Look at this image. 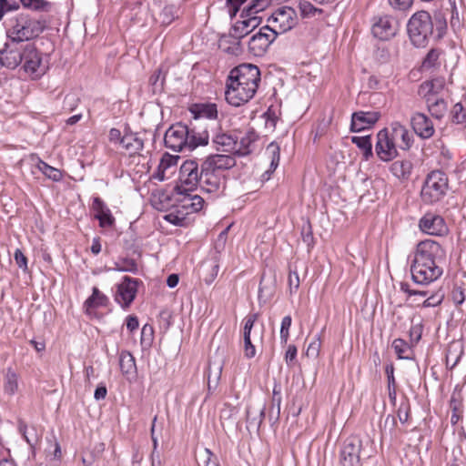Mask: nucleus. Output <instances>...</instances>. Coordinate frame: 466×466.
<instances>
[{
    "label": "nucleus",
    "instance_id": "f257e3e1",
    "mask_svg": "<svg viewBox=\"0 0 466 466\" xmlns=\"http://www.w3.org/2000/svg\"><path fill=\"white\" fill-rule=\"evenodd\" d=\"M260 80V71L256 65L241 64L234 67L226 83L227 102L234 106L248 103L255 96Z\"/></svg>",
    "mask_w": 466,
    "mask_h": 466
},
{
    "label": "nucleus",
    "instance_id": "f03ea898",
    "mask_svg": "<svg viewBox=\"0 0 466 466\" xmlns=\"http://www.w3.org/2000/svg\"><path fill=\"white\" fill-rule=\"evenodd\" d=\"M448 25L444 13L435 11L433 16L425 10L414 13L407 23V32L411 44L425 47L431 36L439 41L447 34Z\"/></svg>",
    "mask_w": 466,
    "mask_h": 466
},
{
    "label": "nucleus",
    "instance_id": "7ed1b4c3",
    "mask_svg": "<svg viewBox=\"0 0 466 466\" xmlns=\"http://www.w3.org/2000/svg\"><path fill=\"white\" fill-rule=\"evenodd\" d=\"M47 26V20L44 16L35 17L28 13H20L10 19L6 37L23 44L32 43Z\"/></svg>",
    "mask_w": 466,
    "mask_h": 466
},
{
    "label": "nucleus",
    "instance_id": "20e7f679",
    "mask_svg": "<svg viewBox=\"0 0 466 466\" xmlns=\"http://www.w3.org/2000/svg\"><path fill=\"white\" fill-rule=\"evenodd\" d=\"M193 116L190 121L192 133L204 144H208L210 133L218 129V108L213 103L194 104L189 108Z\"/></svg>",
    "mask_w": 466,
    "mask_h": 466
},
{
    "label": "nucleus",
    "instance_id": "39448f33",
    "mask_svg": "<svg viewBox=\"0 0 466 466\" xmlns=\"http://www.w3.org/2000/svg\"><path fill=\"white\" fill-rule=\"evenodd\" d=\"M192 133L191 125L186 126L182 123L172 125L165 133L164 143L165 147L175 151H192L199 146H207L208 144L202 143Z\"/></svg>",
    "mask_w": 466,
    "mask_h": 466
},
{
    "label": "nucleus",
    "instance_id": "423d86ee",
    "mask_svg": "<svg viewBox=\"0 0 466 466\" xmlns=\"http://www.w3.org/2000/svg\"><path fill=\"white\" fill-rule=\"evenodd\" d=\"M448 189V177L441 170H434L428 174L421 188L420 196L425 204H433L440 201Z\"/></svg>",
    "mask_w": 466,
    "mask_h": 466
},
{
    "label": "nucleus",
    "instance_id": "0eeeda50",
    "mask_svg": "<svg viewBox=\"0 0 466 466\" xmlns=\"http://www.w3.org/2000/svg\"><path fill=\"white\" fill-rule=\"evenodd\" d=\"M442 273V268L435 263L425 262L415 258L410 263L411 279L420 286H428L436 281Z\"/></svg>",
    "mask_w": 466,
    "mask_h": 466
},
{
    "label": "nucleus",
    "instance_id": "6e6552de",
    "mask_svg": "<svg viewBox=\"0 0 466 466\" xmlns=\"http://www.w3.org/2000/svg\"><path fill=\"white\" fill-rule=\"evenodd\" d=\"M370 458L368 452L362 448V442L358 438H349L345 441L340 451V463L342 466H355L368 463Z\"/></svg>",
    "mask_w": 466,
    "mask_h": 466
},
{
    "label": "nucleus",
    "instance_id": "1a4fd4ad",
    "mask_svg": "<svg viewBox=\"0 0 466 466\" xmlns=\"http://www.w3.org/2000/svg\"><path fill=\"white\" fill-rule=\"evenodd\" d=\"M414 258L440 265L445 260L446 251L439 242L428 238L416 245Z\"/></svg>",
    "mask_w": 466,
    "mask_h": 466
},
{
    "label": "nucleus",
    "instance_id": "9d476101",
    "mask_svg": "<svg viewBox=\"0 0 466 466\" xmlns=\"http://www.w3.org/2000/svg\"><path fill=\"white\" fill-rule=\"evenodd\" d=\"M268 25L271 26L272 32L275 31L277 35L292 29L298 22V16L295 9L290 6H281L275 10L268 18Z\"/></svg>",
    "mask_w": 466,
    "mask_h": 466
},
{
    "label": "nucleus",
    "instance_id": "9b49d317",
    "mask_svg": "<svg viewBox=\"0 0 466 466\" xmlns=\"http://www.w3.org/2000/svg\"><path fill=\"white\" fill-rule=\"evenodd\" d=\"M198 164L195 160L185 161L179 170L180 184L175 187L177 194L193 191L199 185Z\"/></svg>",
    "mask_w": 466,
    "mask_h": 466
},
{
    "label": "nucleus",
    "instance_id": "f8f14e48",
    "mask_svg": "<svg viewBox=\"0 0 466 466\" xmlns=\"http://www.w3.org/2000/svg\"><path fill=\"white\" fill-rule=\"evenodd\" d=\"M25 45L18 40L7 38L0 49V65L8 69L16 68L23 61Z\"/></svg>",
    "mask_w": 466,
    "mask_h": 466
},
{
    "label": "nucleus",
    "instance_id": "ddd939ff",
    "mask_svg": "<svg viewBox=\"0 0 466 466\" xmlns=\"http://www.w3.org/2000/svg\"><path fill=\"white\" fill-rule=\"evenodd\" d=\"M375 154L383 162H390L399 157L398 145L390 137L389 128L384 127L377 133Z\"/></svg>",
    "mask_w": 466,
    "mask_h": 466
},
{
    "label": "nucleus",
    "instance_id": "4468645a",
    "mask_svg": "<svg viewBox=\"0 0 466 466\" xmlns=\"http://www.w3.org/2000/svg\"><path fill=\"white\" fill-rule=\"evenodd\" d=\"M199 187L208 193H218L225 187L226 177L223 174L216 172L214 168H208L204 163H201L199 173Z\"/></svg>",
    "mask_w": 466,
    "mask_h": 466
},
{
    "label": "nucleus",
    "instance_id": "2eb2a0df",
    "mask_svg": "<svg viewBox=\"0 0 466 466\" xmlns=\"http://www.w3.org/2000/svg\"><path fill=\"white\" fill-rule=\"evenodd\" d=\"M277 33L272 32L270 25L262 26L248 41V50L256 56L265 54L270 44L276 39Z\"/></svg>",
    "mask_w": 466,
    "mask_h": 466
},
{
    "label": "nucleus",
    "instance_id": "dca6fc26",
    "mask_svg": "<svg viewBox=\"0 0 466 466\" xmlns=\"http://www.w3.org/2000/svg\"><path fill=\"white\" fill-rule=\"evenodd\" d=\"M140 283L141 280L137 279H133L128 276L123 277L122 282L117 285L116 300L121 304L123 308H128L136 298L137 286Z\"/></svg>",
    "mask_w": 466,
    "mask_h": 466
},
{
    "label": "nucleus",
    "instance_id": "f3484780",
    "mask_svg": "<svg viewBox=\"0 0 466 466\" xmlns=\"http://www.w3.org/2000/svg\"><path fill=\"white\" fill-rule=\"evenodd\" d=\"M400 289L402 292L406 293L408 296V299H410L412 297H427L426 299H424L421 304L417 303V307H422V308H430V307H436L441 304L444 294L438 291L431 295H429V290L425 289H417L411 288V286L408 282H401L400 285Z\"/></svg>",
    "mask_w": 466,
    "mask_h": 466
},
{
    "label": "nucleus",
    "instance_id": "a211bd4d",
    "mask_svg": "<svg viewBox=\"0 0 466 466\" xmlns=\"http://www.w3.org/2000/svg\"><path fill=\"white\" fill-rule=\"evenodd\" d=\"M420 229L428 235L444 236L449 229L444 218L433 213H426L419 221Z\"/></svg>",
    "mask_w": 466,
    "mask_h": 466
},
{
    "label": "nucleus",
    "instance_id": "6ab92c4d",
    "mask_svg": "<svg viewBox=\"0 0 466 466\" xmlns=\"http://www.w3.org/2000/svg\"><path fill=\"white\" fill-rule=\"evenodd\" d=\"M24 69L26 73L39 76L44 73L41 70V54L34 43H26L23 53Z\"/></svg>",
    "mask_w": 466,
    "mask_h": 466
},
{
    "label": "nucleus",
    "instance_id": "aec40b11",
    "mask_svg": "<svg viewBox=\"0 0 466 466\" xmlns=\"http://www.w3.org/2000/svg\"><path fill=\"white\" fill-rule=\"evenodd\" d=\"M381 116L379 111H358L351 116L350 131L361 132L372 128Z\"/></svg>",
    "mask_w": 466,
    "mask_h": 466
},
{
    "label": "nucleus",
    "instance_id": "412c9836",
    "mask_svg": "<svg viewBox=\"0 0 466 466\" xmlns=\"http://www.w3.org/2000/svg\"><path fill=\"white\" fill-rule=\"evenodd\" d=\"M372 35L382 41H387L396 35L397 27L391 16L383 15L378 17L371 27Z\"/></svg>",
    "mask_w": 466,
    "mask_h": 466
},
{
    "label": "nucleus",
    "instance_id": "4be33fe9",
    "mask_svg": "<svg viewBox=\"0 0 466 466\" xmlns=\"http://www.w3.org/2000/svg\"><path fill=\"white\" fill-rule=\"evenodd\" d=\"M390 137L399 146L400 149L409 151L413 145V135L400 122H392L389 127Z\"/></svg>",
    "mask_w": 466,
    "mask_h": 466
},
{
    "label": "nucleus",
    "instance_id": "5701e85b",
    "mask_svg": "<svg viewBox=\"0 0 466 466\" xmlns=\"http://www.w3.org/2000/svg\"><path fill=\"white\" fill-rule=\"evenodd\" d=\"M212 136V142L218 151L230 153L236 156L238 137H234L231 134L222 132L219 125L217 131L210 133Z\"/></svg>",
    "mask_w": 466,
    "mask_h": 466
},
{
    "label": "nucleus",
    "instance_id": "b1692460",
    "mask_svg": "<svg viewBox=\"0 0 466 466\" xmlns=\"http://www.w3.org/2000/svg\"><path fill=\"white\" fill-rule=\"evenodd\" d=\"M410 124L413 131L422 139L431 138L435 132L432 121L422 113H415L412 115Z\"/></svg>",
    "mask_w": 466,
    "mask_h": 466
},
{
    "label": "nucleus",
    "instance_id": "393cba45",
    "mask_svg": "<svg viewBox=\"0 0 466 466\" xmlns=\"http://www.w3.org/2000/svg\"><path fill=\"white\" fill-rule=\"evenodd\" d=\"M202 163L208 168H214L216 172L223 174L224 171L234 167L237 162L234 155L210 154Z\"/></svg>",
    "mask_w": 466,
    "mask_h": 466
},
{
    "label": "nucleus",
    "instance_id": "a878e982",
    "mask_svg": "<svg viewBox=\"0 0 466 466\" xmlns=\"http://www.w3.org/2000/svg\"><path fill=\"white\" fill-rule=\"evenodd\" d=\"M266 406L263 403H253L246 410L247 429L258 431L265 418Z\"/></svg>",
    "mask_w": 466,
    "mask_h": 466
},
{
    "label": "nucleus",
    "instance_id": "bb28decb",
    "mask_svg": "<svg viewBox=\"0 0 466 466\" xmlns=\"http://www.w3.org/2000/svg\"><path fill=\"white\" fill-rule=\"evenodd\" d=\"M242 18L243 20L236 22L232 27L231 35L236 39L243 38L261 23V18L257 15H245Z\"/></svg>",
    "mask_w": 466,
    "mask_h": 466
},
{
    "label": "nucleus",
    "instance_id": "cd10ccee",
    "mask_svg": "<svg viewBox=\"0 0 466 466\" xmlns=\"http://www.w3.org/2000/svg\"><path fill=\"white\" fill-rule=\"evenodd\" d=\"M92 208L96 211L95 218L98 220L101 228L112 227L115 224L116 220L109 208L99 197L93 198Z\"/></svg>",
    "mask_w": 466,
    "mask_h": 466
},
{
    "label": "nucleus",
    "instance_id": "c85d7f7f",
    "mask_svg": "<svg viewBox=\"0 0 466 466\" xmlns=\"http://www.w3.org/2000/svg\"><path fill=\"white\" fill-rule=\"evenodd\" d=\"M258 319V313H252L246 317L243 328L244 355L251 359L256 355V349L251 340V330Z\"/></svg>",
    "mask_w": 466,
    "mask_h": 466
},
{
    "label": "nucleus",
    "instance_id": "c756f323",
    "mask_svg": "<svg viewBox=\"0 0 466 466\" xmlns=\"http://www.w3.org/2000/svg\"><path fill=\"white\" fill-rule=\"evenodd\" d=\"M121 147L129 154V156H135L139 154L144 148V139L140 137L138 133L128 130L123 135Z\"/></svg>",
    "mask_w": 466,
    "mask_h": 466
},
{
    "label": "nucleus",
    "instance_id": "7c9ffc66",
    "mask_svg": "<svg viewBox=\"0 0 466 466\" xmlns=\"http://www.w3.org/2000/svg\"><path fill=\"white\" fill-rule=\"evenodd\" d=\"M390 173L400 181H408L410 178L413 164L409 159L395 160L389 167Z\"/></svg>",
    "mask_w": 466,
    "mask_h": 466
},
{
    "label": "nucleus",
    "instance_id": "2f4dec72",
    "mask_svg": "<svg viewBox=\"0 0 466 466\" xmlns=\"http://www.w3.org/2000/svg\"><path fill=\"white\" fill-rule=\"evenodd\" d=\"M30 159L32 161V165H34L38 171H40L43 175H45L47 178L51 179L52 181L58 182L63 178V174L61 170L49 166L47 163L43 161L37 155L32 154L30 156Z\"/></svg>",
    "mask_w": 466,
    "mask_h": 466
},
{
    "label": "nucleus",
    "instance_id": "473e14b6",
    "mask_svg": "<svg viewBox=\"0 0 466 466\" xmlns=\"http://www.w3.org/2000/svg\"><path fill=\"white\" fill-rule=\"evenodd\" d=\"M258 135L253 128L248 129L243 137H238L236 156H247L252 152L251 146L258 140Z\"/></svg>",
    "mask_w": 466,
    "mask_h": 466
},
{
    "label": "nucleus",
    "instance_id": "72a5a7b5",
    "mask_svg": "<svg viewBox=\"0 0 466 466\" xmlns=\"http://www.w3.org/2000/svg\"><path fill=\"white\" fill-rule=\"evenodd\" d=\"M427 107L431 115L436 119H441L447 112L448 105L443 98H435L425 96Z\"/></svg>",
    "mask_w": 466,
    "mask_h": 466
},
{
    "label": "nucleus",
    "instance_id": "f704fd0d",
    "mask_svg": "<svg viewBox=\"0 0 466 466\" xmlns=\"http://www.w3.org/2000/svg\"><path fill=\"white\" fill-rule=\"evenodd\" d=\"M351 142L362 152L363 159L368 161L373 157L371 137L370 135L363 137H351Z\"/></svg>",
    "mask_w": 466,
    "mask_h": 466
},
{
    "label": "nucleus",
    "instance_id": "c9c22d12",
    "mask_svg": "<svg viewBox=\"0 0 466 466\" xmlns=\"http://www.w3.org/2000/svg\"><path fill=\"white\" fill-rule=\"evenodd\" d=\"M274 0H251L248 5H246L240 14V17L245 15H256L258 13L267 9Z\"/></svg>",
    "mask_w": 466,
    "mask_h": 466
},
{
    "label": "nucleus",
    "instance_id": "e433bc0d",
    "mask_svg": "<svg viewBox=\"0 0 466 466\" xmlns=\"http://www.w3.org/2000/svg\"><path fill=\"white\" fill-rule=\"evenodd\" d=\"M108 303V298L100 292V290L94 287L92 289V295L85 301L84 306L88 309H96L99 307H105Z\"/></svg>",
    "mask_w": 466,
    "mask_h": 466
},
{
    "label": "nucleus",
    "instance_id": "4c0bfd02",
    "mask_svg": "<svg viewBox=\"0 0 466 466\" xmlns=\"http://www.w3.org/2000/svg\"><path fill=\"white\" fill-rule=\"evenodd\" d=\"M119 367L123 374L134 373L137 369L134 356L130 352L123 350L119 356Z\"/></svg>",
    "mask_w": 466,
    "mask_h": 466
},
{
    "label": "nucleus",
    "instance_id": "58836bf2",
    "mask_svg": "<svg viewBox=\"0 0 466 466\" xmlns=\"http://www.w3.org/2000/svg\"><path fill=\"white\" fill-rule=\"evenodd\" d=\"M17 389V374L12 368H7L5 374L4 390L6 394L14 395Z\"/></svg>",
    "mask_w": 466,
    "mask_h": 466
},
{
    "label": "nucleus",
    "instance_id": "ea45409f",
    "mask_svg": "<svg viewBox=\"0 0 466 466\" xmlns=\"http://www.w3.org/2000/svg\"><path fill=\"white\" fill-rule=\"evenodd\" d=\"M22 5L25 8L30 9L35 12H46L51 11L52 3L46 0H20Z\"/></svg>",
    "mask_w": 466,
    "mask_h": 466
},
{
    "label": "nucleus",
    "instance_id": "a19ab883",
    "mask_svg": "<svg viewBox=\"0 0 466 466\" xmlns=\"http://www.w3.org/2000/svg\"><path fill=\"white\" fill-rule=\"evenodd\" d=\"M385 372L388 378L389 398L392 402H394L396 400V381L394 378V366L392 363L386 366Z\"/></svg>",
    "mask_w": 466,
    "mask_h": 466
},
{
    "label": "nucleus",
    "instance_id": "79ce46f5",
    "mask_svg": "<svg viewBox=\"0 0 466 466\" xmlns=\"http://www.w3.org/2000/svg\"><path fill=\"white\" fill-rule=\"evenodd\" d=\"M392 347L398 356L399 359L401 360H411V356L407 355L406 353L410 350V346L408 342H406L402 339H396L392 342Z\"/></svg>",
    "mask_w": 466,
    "mask_h": 466
},
{
    "label": "nucleus",
    "instance_id": "37998d69",
    "mask_svg": "<svg viewBox=\"0 0 466 466\" xmlns=\"http://www.w3.org/2000/svg\"><path fill=\"white\" fill-rule=\"evenodd\" d=\"M115 270L121 272H131L136 274L138 271L137 264L134 258H124L115 264Z\"/></svg>",
    "mask_w": 466,
    "mask_h": 466
},
{
    "label": "nucleus",
    "instance_id": "c03bdc74",
    "mask_svg": "<svg viewBox=\"0 0 466 466\" xmlns=\"http://www.w3.org/2000/svg\"><path fill=\"white\" fill-rule=\"evenodd\" d=\"M451 122L466 127V113L461 103H456L451 111Z\"/></svg>",
    "mask_w": 466,
    "mask_h": 466
},
{
    "label": "nucleus",
    "instance_id": "a18cd8bd",
    "mask_svg": "<svg viewBox=\"0 0 466 466\" xmlns=\"http://www.w3.org/2000/svg\"><path fill=\"white\" fill-rule=\"evenodd\" d=\"M18 430L19 432L23 435L25 441L31 446L34 447V445L37 442L38 438L35 433V429H32L31 431H28L27 425L24 420L18 421Z\"/></svg>",
    "mask_w": 466,
    "mask_h": 466
},
{
    "label": "nucleus",
    "instance_id": "49530a36",
    "mask_svg": "<svg viewBox=\"0 0 466 466\" xmlns=\"http://www.w3.org/2000/svg\"><path fill=\"white\" fill-rule=\"evenodd\" d=\"M441 50L438 48H431L422 61V67L425 69H431L439 66V58Z\"/></svg>",
    "mask_w": 466,
    "mask_h": 466
},
{
    "label": "nucleus",
    "instance_id": "de8ad7c7",
    "mask_svg": "<svg viewBox=\"0 0 466 466\" xmlns=\"http://www.w3.org/2000/svg\"><path fill=\"white\" fill-rule=\"evenodd\" d=\"M397 426V420L395 416L389 414L384 420V425L381 428V435L385 436L389 434L390 438H397V432L396 428Z\"/></svg>",
    "mask_w": 466,
    "mask_h": 466
},
{
    "label": "nucleus",
    "instance_id": "09e8293b",
    "mask_svg": "<svg viewBox=\"0 0 466 466\" xmlns=\"http://www.w3.org/2000/svg\"><path fill=\"white\" fill-rule=\"evenodd\" d=\"M299 7L300 15L303 18L313 17L317 14L320 15L323 13L322 9L315 7L311 3L308 1L300 2Z\"/></svg>",
    "mask_w": 466,
    "mask_h": 466
},
{
    "label": "nucleus",
    "instance_id": "8fccbe9b",
    "mask_svg": "<svg viewBox=\"0 0 466 466\" xmlns=\"http://www.w3.org/2000/svg\"><path fill=\"white\" fill-rule=\"evenodd\" d=\"M427 87L428 93L425 96H433L441 91L444 87V80L441 78H436L431 81L424 82L421 87Z\"/></svg>",
    "mask_w": 466,
    "mask_h": 466
},
{
    "label": "nucleus",
    "instance_id": "3c124183",
    "mask_svg": "<svg viewBox=\"0 0 466 466\" xmlns=\"http://www.w3.org/2000/svg\"><path fill=\"white\" fill-rule=\"evenodd\" d=\"M205 267H208L209 271L208 275L205 277L204 280L208 285H210L215 280L218 274V260L217 259V258H213L209 262L205 263Z\"/></svg>",
    "mask_w": 466,
    "mask_h": 466
},
{
    "label": "nucleus",
    "instance_id": "603ef678",
    "mask_svg": "<svg viewBox=\"0 0 466 466\" xmlns=\"http://www.w3.org/2000/svg\"><path fill=\"white\" fill-rule=\"evenodd\" d=\"M187 214H189L188 211L184 212L178 208L175 212L166 215L165 219L175 226H184L186 215Z\"/></svg>",
    "mask_w": 466,
    "mask_h": 466
},
{
    "label": "nucleus",
    "instance_id": "864d4df0",
    "mask_svg": "<svg viewBox=\"0 0 466 466\" xmlns=\"http://www.w3.org/2000/svg\"><path fill=\"white\" fill-rule=\"evenodd\" d=\"M267 152L271 157L270 167L275 170L279 166L280 158L279 146L276 142H271L267 147Z\"/></svg>",
    "mask_w": 466,
    "mask_h": 466
},
{
    "label": "nucleus",
    "instance_id": "5fc2aeb1",
    "mask_svg": "<svg viewBox=\"0 0 466 466\" xmlns=\"http://www.w3.org/2000/svg\"><path fill=\"white\" fill-rule=\"evenodd\" d=\"M451 5V27L454 32L461 28V23L460 20V15L456 5V0H448Z\"/></svg>",
    "mask_w": 466,
    "mask_h": 466
},
{
    "label": "nucleus",
    "instance_id": "6e6d98bb",
    "mask_svg": "<svg viewBox=\"0 0 466 466\" xmlns=\"http://www.w3.org/2000/svg\"><path fill=\"white\" fill-rule=\"evenodd\" d=\"M321 348V334L315 336L314 339L309 344L306 355L309 358H317Z\"/></svg>",
    "mask_w": 466,
    "mask_h": 466
},
{
    "label": "nucleus",
    "instance_id": "4d7b16f0",
    "mask_svg": "<svg viewBox=\"0 0 466 466\" xmlns=\"http://www.w3.org/2000/svg\"><path fill=\"white\" fill-rule=\"evenodd\" d=\"M411 327L410 329V343L411 344H417L420 339H421V335H422V331H423V325L421 324V322H414V320L412 319L411 320Z\"/></svg>",
    "mask_w": 466,
    "mask_h": 466
},
{
    "label": "nucleus",
    "instance_id": "13d9d810",
    "mask_svg": "<svg viewBox=\"0 0 466 466\" xmlns=\"http://www.w3.org/2000/svg\"><path fill=\"white\" fill-rule=\"evenodd\" d=\"M410 412V405L409 400L406 399L400 404V407L397 410V416L400 421L404 424L409 420Z\"/></svg>",
    "mask_w": 466,
    "mask_h": 466
},
{
    "label": "nucleus",
    "instance_id": "bf43d9fd",
    "mask_svg": "<svg viewBox=\"0 0 466 466\" xmlns=\"http://www.w3.org/2000/svg\"><path fill=\"white\" fill-rule=\"evenodd\" d=\"M165 75L162 76V71L159 69L155 72L149 78V83L153 86V91H161L164 86Z\"/></svg>",
    "mask_w": 466,
    "mask_h": 466
},
{
    "label": "nucleus",
    "instance_id": "052dcab7",
    "mask_svg": "<svg viewBox=\"0 0 466 466\" xmlns=\"http://www.w3.org/2000/svg\"><path fill=\"white\" fill-rule=\"evenodd\" d=\"M291 322H292V319H291L290 316H285L282 319L281 327H280V340H281V343L286 344L288 342Z\"/></svg>",
    "mask_w": 466,
    "mask_h": 466
},
{
    "label": "nucleus",
    "instance_id": "680f3d73",
    "mask_svg": "<svg viewBox=\"0 0 466 466\" xmlns=\"http://www.w3.org/2000/svg\"><path fill=\"white\" fill-rule=\"evenodd\" d=\"M451 298L456 306L461 305L465 301L464 289L454 285L451 293Z\"/></svg>",
    "mask_w": 466,
    "mask_h": 466
},
{
    "label": "nucleus",
    "instance_id": "e2e57ef3",
    "mask_svg": "<svg viewBox=\"0 0 466 466\" xmlns=\"http://www.w3.org/2000/svg\"><path fill=\"white\" fill-rule=\"evenodd\" d=\"M301 236L303 242L307 244L308 248H312L314 245V237L309 222H308L307 225L302 228Z\"/></svg>",
    "mask_w": 466,
    "mask_h": 466
},
{
    "label": "nucleus",
    "instance_id": "0e129e2a",
    "mask_svg": "<svg viewBox=\"0 0 466 466\" xmlns=\"http://www.w3.org/2000/svg\"><path fill=\"white\" fill-rule=\"evenodd\" d=\"M14 258L18 268H20L24 272L28 271L27 258L25 256V254L22 252L20 248L15 249Z\"/></svg>",
    "mask_w": 466,
    "mask_h": 466
},
{
    "label": "nucleus",
    "instance_id": "69168bd1",
    "mask_svg": "<svg viewBox=\"0 0 466 466\" xmlns=\"http://www.w3.org/2000/svg\"><path fill=\"white\" fill-rule=\"evenodd\" d=\"M297 347L293 344L289 345L288 350L285 353V360L288 366L292 367L296 363L297 357Z\"/></svg>",
    "mask_w": 466,
    "mask_h": 466
},
{
    "label": "nucleus",
    "instance_id": "338daca9",
    "mask_svg": "<svg viewBox=\"0 0 466 466\" xmlns=\"http://www.w3.org/2000/svg\"><path fill=\"white\" fill-rule=\"evenodd\" d=\"M213 454L211 451L208 449H204L198 452L197 455V462L198 466H200L201 462L205 464V466H208L210 462L211 457Z\"/></svg>",
    "mask_w": 466,
    "mask_h": 466
},
{
    "label": "nucleus",
    "instance_id": "774afa93",
    "mask_svg": "<svg viewBox=\"0 0 466 466\" xmlns=\"http://www.w3.org/2000/svg\"><path fill=\"white\" fill-rule=\"evenodd\" d=\"M389 3L394 9L404 11L411 6L413 0H389Z\"/></svg>",
    "mask_w": 466,
    "mask_h": 466
}]
</instances>
